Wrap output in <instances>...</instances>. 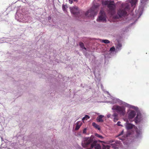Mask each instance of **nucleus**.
<instances>
[{
  "mask_svg": "<svg viewBox=\"0 0 149 149\" xmlns=\"http://www.w3.org/2000/svg\"><path fill=\"white\" fill-rule=\"evenodd\" d=\"M102 42H104V43L106 44L109 43L110 42V41L107 40H102Z\"/></svg>",
  "mask_w": 149,
  "mask_h": 149,
  "instance_id": "dca6fc26",
  "label": "nucleus"
},
{
  "mask_svg": "<svg viewBox=\"0 0 149 149\" xmlns=\"http://www.w3.org/2000/svg\"><path fill=\"white\" fill-rule=\"evenodd\" d=\"M122 47V45L120 44V43H118V45H117V47H119V48H121Z\"/></svg>",
  "mask_w": 149,
  "mask_h": 149,
  "instance_id": "b1692460",
  "label": "nucleus"
},
{
  "mask_svg": "<svg viewBox=\"0 0 149 149\" xmlns=\"http://www.w3.org/2000/svg\"><path fill=\"white\" fill-rule=\"evenodd\" d=\"M62 8L63 10L64 11H66V8H65V6L63 4L62 5Z\"/></svg>",
  "mask_w": 149,
  "mask_h": 149,
  "instance_id": "f3484780",
  "label": "nucleus"
},
{
  "mask_svg": "<svg viewBox=\"0 0 149 149\" xmlns=\"http://www.w3.org/2000/svg\"><path fill=\"white\" fill-rule=\"evenodd\" d=\"M95 135L97 137H99L100 138H103L102 136H101L97 134H95Z\"/></svg>",
  "mask_w": 149,
  "mask_h": 149,
  "instance_id": "aec40b11",
  "label": "nucleus"
},
{
  "mask_svg": "<svg viewBox=\"0 0 149 149\" xmlns=\"http://www.w3.org/2000/svg\"><path fill=\"white\" fill-rule=\"evenodd\" d=\"M71 12L76 17L79 18L80 17H83L84 16L87 17H92L96 15L98 10L97 7H92L85 13L84 12L80 10L77 6H75L70 8Z\"/></svg>",
  "mask_w": 149,
  "mask_h": 149,
  "instance_id": "f257e3e1",
  "label": "nucleus"
},
{
  "mask_svg": "<svg viewBox=\"0 0 149 149\" xmlns=\"http://www.w3.org/2000/svg\"><path fill=\"white\" fill-rule=\"evenodd\" d=\"M109 148L108 146H104L103 149H109Z\"/></svg>",
  "mask_w": 149,
  "mask_h": 149,
  "instance_id": "4be33fe9",
  "label": "nucleus"
},
{
  "mask_svg": "<svg viewBox=\"0 0 149 149\" xmlns=\"http://www.w3.org/2000/svg\"><path fill=\"white\" fill-rule=\"evenodd\" d=\"M120 121H118L117 123V125L118 126H120Z\"/></svg>",
  "mask_w": 149,
  "mask_h": 149,
  "instance_id": "a878e982",
  "label": "nucleus"
},
{
  "mask_svg": "<svg viewBox=\"0 0 149 149\" xmlns=\"http://www.w3.org/2000/svg\"><path fill=\"white\" fill-rule=\"evenodd\" d=\"M89 117L87 115H86L82 119L83 120H87L89 118Z\"/></svg>",
  "mask_w": 149,
  "mask_h": 149,
  "instance_id": "2eb2a0df",
  "label": "nucleus"
},
{
  "mask_svg": "<svg viewBox=\"0 0 149 149\" xmlns=\"http://www.w3.org/2000/svg\"><path fill=\"white\" fill-rule=\"evenodd\" d=\"M118 116V114L116 113V112H114L113 114L112 115V116L113 117H117Z\"/></svg>",
  "mask_w": 149,
  "mask_h": 149,
  "instance_id": "412c9836",
  "label": "nucleus"
},
{
  "mask_svg": "<svg viewBox=\"0 0 149 149\" xmlns=\"http://www.w3.org/2000/svg\"><path fill=\"white\" fill-rule=\"evenodd\" d=\"M114 117L113 121L114 122H116L118 120V116Z\"/></svg>",
  "mask_w": 149,
  "mask_h": 149,
  "instance_id": "6ab92c4d",
  "label": "nucleus"
},
{
  "mask_svg": "<svg viewBox=\"0 0 149 149\" xmlns=\"http://www.w3.org/2000/svg\"><path fill=\"white\" fill-rule=\"evenodd\" d=\"M103 116L102 115H100L97 118V121L98 122H102L103 120L102 119V118Z\"/></svg>",
  "mask_w": 149,
  "mask_h": 149,
  "instance_id": "1a4fd4ad",
  "label": "nucleus"
},
{
  "mask_svg": "<svg viewBox=\"0 0 149 149\" xmlns=\"http://www.w3.org/2000/svg\"><path fill=\"white\" fill-rule=\"evenodd\" d=\"M69 3L71 4L72 3L73 0H69Z\"/></svg>",
  "mask_w": 149,
  "mask_h": 149,
  "instance_id": "393cba45",
  "label": "nucleus"
},
{
  "mask_svg": "<svg viewBox=\"0 0 149 149\" xmlns=\"http://www.w3.org/2000/svg\"><path fill=\"white\" fill-rule=\"evenodd\" d=\"M113 108H114V109L117 110L120 115L124 116L125 114V111L124 107L117 106L113 107Z\"/></svg>",
  "mask_w": 149,
  "mask_h": 149,
  "instance_id": "39448f33",
  "label": "nucleus"
},
{
  "mask_svg": "<svg viewBox=\"0 0 149 149\" xmlns=\"http://www.w3.org/2000/svg\"><path fill=\"white\" fill-rule=\"evenodd\" d=\"M79 122H77V125H76V127L75 128V130H79L81 125V124L80 125H79Z\"/></svg>",
  "mask_w": 149,
  "mask_h": 149,
  "instance_id": "ddd939ff",
  "label": "nucleus"
},
{
  "mask_svg": "<svg viewBox=\"0 0 149 149\" xmlns=\"http://www.w3.org/2000/svg\"><path fill=\"white\" fill-rule=\"evenodd\" d=\"M79 0H73V1H75V2H78V1Z\"/></svg>",
  "mask_w": 149,
  "mask_h": 149,
  "instance_id": "cd10ccee",
  "label": "nucleus"
},
{
  "mask_svg": "<svg viewBox=\"0 0 149 149\" xmlns=\"http://www.w3.org/2000/svg\"><path fill=\"white\" fill-rule=\"evenodd\" d=\"M92 148H87L86 149H91Z\"/></svg>",
  "mask_w": 149,
  "mask_h": 149,
  "instance_id": "c756f323",
  "label": "nucleus"
},
{
  "mask_svg": "<svg viewBox=\"0 0 149 149\" xmlns=\"http://www.w3.org/2000/svg\"><path fill=\"white\" fill-rule=\"evenodd\" d=\"M141 114H137V116L135 118V122L136 123L139 122L141 120Z\"/></svg>",
  "mask_w": 149,
  "mask_h": 149,
  "instance_id": "6e6552de",
  "label": "nucleus"
},
{
  "mask_svg": "<svg viewBox=\"0 0 149 149\" xmlns=\"http://www.w3.org/2000/svg\"><path fill=\"white\" fill-rule=\"evenodd\" d=\"M136 112L134 110H131L128 114V117L129 119L133 118L136 115Z\"/></svg>",
  "mask_w": 149,
  "mask_h": 149,
  "instance_id": "0eeeda50",
  "label": "nucleus"
},
{
  "mask_svg": "<svg viewBox=\"0 0 149 149\" xmlns=\"http://www.w3.org/2000/svg\"><path fill=\"white\" fill-rule=\"evenodd\" d=\"M130 7L127 3H122L121 8H119L118 11V14L120 17L124 16L127 14V11L129 10Z\"/></svg>",
  "mask_w": 149,
  "mask_h": 149,
  "instance_id": "7ed1b4c3",
  "label": "nucleus"
},
{
  "mask_svg": "<svg viewBox=\"0 0 149 149\" xmlns=\"http://www.w3.org/2000/svg\"><path fill=\"white\" fill-rule=\"evenodd\" d=\"M123 132H121V134H120L119 135V136H120V135H121V134H123Z\"/></svg>",
  "mask_w": 149,
  "mask_h": 149,
  "instance_id": "c85d7f7f",
  "label": "nucleus"
},
{
  "mask_svg": "<svg viewBox=\"0 0 149 149\" xmlns=\"http://www.w3.org/2000/svg\"><path fill=\"white\" fill-rule=\"evenodd\" d=\"M97 21H100L106 22V18L104 12L103 10H101L100 13V16L98 19H97Z\"/></svg>",
  "mask_w": 149,
  "mask_h": 149,
  "instance_id": "423d86ee",
  "label": "nucleus"
},
{
  "mask_svg": "<svg viewBox=\"0 0 149 149\" xmlns=\"http://www.w3.org/2000/svg\"><path fill=\"white\" fill-rule=\"evenodd\" d=\"M121 139V140H122V139Z\"/></svg>",
  "mask_w": 149,
  "mask_h": 149,
  "instance_id": "7c9ffc66",
  "label": "nucleus"
},
{
  "mask_svg": "<svg viewBox=\"0 0 149 149\" xmlns=\"http://www.w3.org/2000/svg\"><path fill=\"white\" fill-rule=\"evenodd\" d=\"M138 0H131L130 1V3H131L132 6L135 5L137 1Z\"/></svg>",
  "mask_w": 149,
  "mask_h": 149,
  "instance_id": "f8f14e48",
  "label": "nucleus"
},
{
  "mask_svg": "<svg viewBox=\"0 0 149 149\" xmlns=\"http://www.w3.org/2000/svg\"><path fill=\"white\" fill-rule=\"evenodd\" d=\"M86 128H84L83 130V133L84 134H85L86 132Z\"/></svg>",
  "mask_w": 149,
  "mask_h": 149,
  "instance_id": "5701e85b",
  "label": "nucleus"
},
{
  "mask_svg": "<svg viewBox=\"0 0 149 149\" xmlns=\"http://www.w3.org/2000/svg\"><path fill=\"white\" fill-rule=\"evenodd\" d=\"M79 45L81 48L84 49L85 50H86V48L84 47V44L83 42H79Z\"/></svg>",
  "mask_w": 149,
  "mask_h": 149,
  "instance_id": "4468645a",
  "label": "nucleus"
},
{
  "mask_svg": "<svg viewBox=\"0 0 149 149\" xmlns=\"http://www.w3.org/2000/svg\"><path fill=\"white\" fill-rule=\"evenodd\" d=\"M111 114H109V115H107V117L108 118H109L111 117Z\"/></svg>",
  "mask_w": 149,
  "mask_h": 149,
  "instance_id": "bb28decb",
  "label": "nucleus"
},
{
  "mask_svg": "<svg viewBox=\"0 0 149 149\" xmlns=\"http://www.w3.org/2000/svg\"><path fill=\"white\" fill-rule=\"evenodd\" d=\"M134 126V125L131 124L129 123L127 125L126 127L128 130H129L132 129Z\"/></svg>",
  "mask_w": 149,
  "mask_h": 149,
  "instance_id": "9d476101",
  "label": "nucleus"
},
{
  "mask_svg": "<svg viewBox=\"0 0 149 149\" xmlns=\"http://www.w3.org/2000/svg\"><path fill=\"white\" fill-rule=\"evenodd\" d=\"M104 3L105 5H107L110 12H112L114 10L116 7L113 1L107 0L104 2Z\"/></svg>",
  "mask_w": 149,
  "mask_h": 149,
  "instance_id": "20e7f679",
  "label": "nucleus"
},
{
  "mask_svg": "<svg viewBox=\"0 0 149 149\" xmlns=\"http://www.w3.org/2000/svg\"><path fill=\"white\" fill-rule=\"evenodd\" d=\"M115 47H113L110 49V50L111 52H114L115 51Z\"/></svg>",
  "mask_w": 149,
  "mask_h": 149,
  "instance_id": "a211bd4d",
  "label": "nucleus"
},
{
  "mask_svg": "<svg viewBox=\"0 0 149 149\" xmlns=\"http://www.w3.org/2000/svg\"><path fill=\"white\" fill-rule=\"evenodd\" d=\"M94 136H91L90 137H87L85 139V140L83 143H82V146L84 147H87L93 141V143L91 144V148L94 147L95 149H101V146L100 145L97 143V141H94Z\"/></svg>",
  "mask_w": 149,
  "mask_h": 149,
  "instance_id": "f03ea898",
  "label": "nucleus"
},
{
  "mask_svg": "<svg viewBox=\"0 0 149 149\" xmlns=\"http://www.w3.org/2000/svg\"><path fill=\"white\" fill-rule=\"evenodd\" d=\"M92 125L96 129H97L98 130H100V128L99 126L97 124L93 122L92 123Z\"/></svg>",
  "mask_w": 149,
  "mask_h": 149,
  "instance_id": "9b49d317",
  "label": "nucleus"
}]
</instances>
